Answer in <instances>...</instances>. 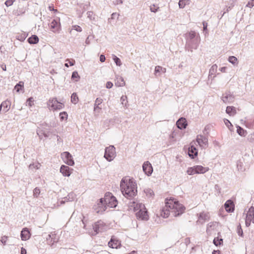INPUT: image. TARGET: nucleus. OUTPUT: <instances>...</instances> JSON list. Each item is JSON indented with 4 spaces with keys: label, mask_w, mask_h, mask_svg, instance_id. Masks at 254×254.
<instances>
[{
    "label": "nucleus",
    "mask_w": 254,
    "mask_h": 254,
    "mask_svg": "<svg viewBox=\"0 0 254 254\" xmlns=\"http://www.w3.org/2000/svg\"><path fill=\"white\" fill-rule=\"evenodd\" d=\"M120 187L123 194L127 198L131 199L137 194V185L132 178H123Z\"/></svg>",
    "instance_id": "nucleus-2"
},
{
    "label": "nucleus",
    "mask_w": 254,
    "mask_h": 254,
    "mask_svg": "<svg viewBox=\"0 0 254 254\" xmlns=\"http://www.w3.org/2000/svg\"><path fill=\"white\" fill-rule=\"evenodd\" d=\"M21 254H26V251L23 248H21Z\"/></svg>",
    "instance_id": "nucleus-64"
},
{
    "label": "nucleus",
    "mask_w": 254,
    "mask_h": 254,
    "mask_svg": "<svg viewBox=\"0 0 254 254\" xmlns=\"http://www.w3.org/2000/svg\"><path fill=\"white\" fill-rule=\"evenodd\" d=\"M200 42V37L194 31H190L186 34V48L188 50L192 51L193 49H196Z\"/></svg>",
    "instance_id": "nucleus-3"
},
{
    "label": "nucleus",
    "mask_w": 254,
    "mask_h": 254,
    "mask_svg": "<svg viewBox=\"0 0 254 254\" xmlns=\"http://www.w3.org/2000/svg\"><path fill=\"white\" fill-rule=\"evenodd\" d=\"M121 245V242L114 236L112 237L108 243L109 247L113 249H118Z\"/></svg>",
    "instance_id": "nucleus-13"
},
{
    "label": "nucleus",
    "mask_w": 254,
    "mask_h": 254,
    "mask_svg": "<svg viewBox=\"0 0 254 254\" xmlns=\"http://www.w3.org/2000/svg\"><path fill=\"white\" fill-rule=\"evenodd\" d=\"M221 242H222V239H219L218 238H215L213 240V243L216 246L220 245Z\"/></svg>",
    "instance_id": "nucleus-44"
},
{
    "label": "nucleus",
    "mask_w": 254,
    "mask_h": 254,
    "mask_svg": "<svg viewBox=\"0 0 254 254\" xmlns=\"http://www.w3.org/2000/svg\"><path fill=\"white\" fill-rule=\"evenodd\" d=\"M224 122H225V125L227 126V127L229 129H230V127H233L232 124L230 123V122L228 120L226 119L224 121Z\"/></svg>",
    "instance_id": "nucleus-53"
},
{
    "label": "nucleus",
    "mask_w": 254,
    "mask_h": 254,
    "mask_svg": "<svg viewBox=\"0 0 254 254\" xmlns=\"http://www.w3.org/2000/svg\"><path fill=\"white\" fill-rule=\"evenodd\" d=\"M40 193V190L39 188H36L33 190V195L35 197H38Z\"/></svg>",
    "instance_id": "nucleus-47"
},
{
    "label": "nucleus",
    "mask_w": 254,
    "mask_h": 254,
    "mask_svg": "<svg viewBox=\"0 0 254 254\" xmlns=\"http://www.w3.org/2000/svg\"><path fill=\"white\" fill-rule=\"evenodd\" d=\"M7 238V237L5 236L1 237V242L3 245H5Z\"/></svg>",
    "instance_id": "nucleus-58"
},
{
    "label": "nucleus",
    "mask_w": 254,
    "mask_h": 254,
    "mask_svg": "<svg viewBox=\"0 0 254 254\" xmlns=\"http://www.w3.org/2000/svg\"><path fill=\"white\" fill-rule=\"evenodd\" d=\"M121 101L123 105L127 106V97L126 96H122L121 98Z\"/></svg>",
    "instance_id": "nucleus-41"
},
{
    "label": "nucleus",
    "mask_w": 254,
    "mask_h": 254,
    "mask_svg": "<svg viewBox=\"0 0 254 254\" xmlns=\"http://www.w3.org/2000/svg\"><path fill=\"white\" fill-rule=\"evenodd\" d=\"M116 156L115 148L113 145H110L105 149L104 157L108 161H112Z\"/></svg>",
    "instance_id": "nucleus-6"
},
{
    "label": "nucleus",
    "mask_w": 254,
    "mask_h": 254,
    "mask_svg": "<svg viewBox=\"0 0 254 254\" xmlns=\"http://www.w3.org/2000/svg\"><path fill=\"white\" fill-rule=\"evenodd\" d=\"M27 41L30 44H35L38 42L39 38L37 35H33L27 39Z\"/></svg>",
    "instance_id": "nucleus-27"
},
{
    "label": "nucleus",
    "mask_w": 254,
    "mask_h": 254,
    "mask_svg": "<svg viewBox=\"0 0 254 254\" xmlns=\"http://www.w3.org/2000/svg\"><path fill=\"white\" fill-rule=\"evenodd\" d=\"M195 166L194 167H190V168H189L188 170H187V173L189 175H192L196 174V172H195Z\"/></svg>",
    "instance_id": "nucleus-36"
},
{
    "label": "nucleus",
    "mask_w": 254,
    "mask_h": 254,
    "mask_svg": "<svg viewBox=\"0 0 254 254\" xmlns=\"http://www.w3.org/2000/svg\"><path fill=\"white\" fill-rule=\"evenodd\" d=\"M160 71L165 72L166 68H163L162 66L159 65L156 66L155 68V73L156 74L157 73L160 72Z\"/></svg>",
    "instance_id": "nucleus-35"
},
{
    "label": "nucleus",
    "mask_w": 254,
    "mask_h": 254,
    "mask_svg": "<svg viewBox=\"0 0 254 254\" xmlns=\"http://www.w3.org/2000/svg\"><path fill=\"white\" fill-rule=\"evenodd\" d=\"M93 229L94 232L91 233V235L93 236L105 231L106 229V226L105 223L100 220L94 224L93 225Z\"/></svg>",
    "instance_id": "nucleus-7"
},
{
    "label": "nucleus",
    "mask_w": 254,
    "mask_h": 254,
    "mask_svg": "<svg viewBox=\"0 0 254 254\" xmlns=\"http://www.w3.org/2000/svg\"><path fill=\"white\" fill-rule=\"evenodd\" d=\"M21 238L22 240L26 241L30 237V233L27 228H24L21 232Z\"/></svg>",
    "instance_id": "nucleus-19"
},
{
    "label": "nucleus",
    "mask_w": 254,
    "mask_h": 254,
    "mask_svg": "<svg viewBox=\"0 0 254 254\" xmlns=\"http://www.w3.org/2000/svg\"><path fill=\"white\" fill-rule=\"evenodd\" d=\"M105 202L107 205V207L110 208H115L117 205V200L116 198L111 193L108 192L106 193L105 196Z\"/></svg>",
    "instance_id": "nucleus-5"
},
{
    "label": "nucleus",
    "mask_w": 254,
    "mask_h": 254,
    "mask_svg": "<svg viewBox=\"0 0 254 254\" xmlns=\"http://www.w3.org/2000/svg\"><path fill=\"white\" fill-rule=\"evenodd\" d=\"M209 218V216L208 213L204 212L200 213L199 215L197 223L198 224H202L205 222V221L208 220Z\"/></svg>",
    "instance_id": "nucleus-17"
},
{
    "label": "nucleus",
    "mask_w": 254,
    "mask_h": 254,
    "mask_svg": "<svg viewBox=\"0 0 254 254\" xmlns=\"http://www.w3.org/2000/svg\"><path fill=\"white\" fill-rule=\"evenodd\" d=\"M224 206L226 211L229 213L232 212L234 211V204L230 199L228 200L225 202Z\"/></svg>",
    "instance_id": "nucleus-18"
},
{
    "label": "nucleus",
    "mask_w": 254,
    "mask_h": 254,
    "mask_svg": "<svg viewBox=\"0 0 254 254\" xmlns=\"http://www.w3.org/2000/svg\"><path fill=\"white\" fill-rule=\"evenodd\" d=\"M60 118L61 120H64L65 119H67V114L66 112H63L60 114Z\"/></svg>",
    "instance_id": "nucleus-46"
},
{
    "label": "nucleus",
    "mask_w": 254,
    "mask_h": 254,
    "mask_svg": "<svg viewBox=\"0 0 254 254\" xmlns=\"http://www.w3.org/2000/svg\"><path fill=\"white\" fill-rule=\"evenodd\" d=\"M237 233H238V235H239L240 236H241V237L243 236V230L241 228V226L240 224H239L237 226Z\"/></svg>",
    "instance_id": "nucleus-45"
},
{
    "label": "nucleus",
    "mask_w": 254,
    "mask_h": 254,
    "mask_svg": "<svg viewBox=\"0 0 254 254\" xmlns=\"http://www.w3.org/2000/svg\"><path fill=\"white\" fill-rule=\"evenodd\" d=\"M177 127L180 129H183L187 127L188 125L187 120L184 118H180L177 122Z\"/></svg>",
    "instance_id": "nucleus-16"
},
{
    "label": "nucleus",
    "mask_w": 254,
    "mask_h": 254,
    "mask_svg": "<svg viewBox=\"0 0 254 254\" xmlns=\"http://www.w3.org/2000/svg\"><path fill=\"white\" fill-rule=\"evenodd\" d=\"M10 102L7 100L4 101L1 103V105L3 108L2 112L3 113H6L9 110L10 108Z\"/></svg>",
    "instance_id": "nucleus-26"
},
{
    "label": "nucleus",
    "mask_w": 254,
    "mask_h": 254,
    "mask_svg": "<svg viewBox=\"0 0 254 254\" xmlns=\"http://www.w3.org/2000/svg\"><path fill=\"white\" fill-rule=\"evenodd\" d=\"M135 211L136 212V215L138 219L142 220H147L148 219V215L147 214V211L145 207L144 204L142 203H136L135 202H133L132 205Z\"/></svg>",
    "instance_id": "nucleus-4"
},
{
    "label": "nucleus",
    "mask_w": 254,
    "mask_h": 254,
    "mask_svg": "<svg viewBox=\"0 0 254 254\" xmlns=\"http://www.w3.org/2000/svg\"><path fill=\"white\" fill-rule=\"evenodd\" d=\"M195 168L196 174H203L208 171V168L200 165L195 166Z\"/></svg>",
    "instance_id": "nucleus-25"
},
{
    "label": "nucleus",
    "mask_w": 254,
    "mask_h": 254,
    "mask_svg": "<svg viewBox=\"0 0 254 254\" xmlns=\"http://www.w3.org/2000/svg\"><path fill=\"white\" fill-rule=\"evenodd\" d=\"M226 112L230 116L234 115L236 113V109L233 106H228L226 108Z\"/></svg>",
    "instance_id": "nucleus-29"
},
{
    "label": "nucleus",
    "mask_w": 254,
    "mask_h": 254,
    "mask_svg": "<svg viewBox=\"0 0 254 254\" xmlns=\"http://www.w3.org/2000/svg\"><path fill=\"white\" fill-rule=\"evenodd\" d=\"M237 129V133L241 136H245L246 133V131L241 127L238 126Z\"/></svg>",
    "instance_id": "nucleus-34"
},
{
    "label": "nucleus",
    "mask_w": 254,
    "mask_h": 254,
    "mask_svg": "<svg viewBox=\"0 0 254 254\" xmlns=\"http://www.w3.org/2000/svg\"><path fill=\"white\" fill-rule=\"evenodd\" d=\"M15 0H7L5 1L4 4L7 7L10 6L12 5Z\"/></svg>",
    "instance_id": "nucleus-48"
},
{
    "label": "nucleus",
    "mask_w": 254,
    "mask_h": 254,
    "mask_svg": "<svg viewBox=\"0 0 254 254\" xmlns=\"http://www.w3.org/2000/svg\"><path fill=\"white\" fill-rule=\"evenodd\" d=\"M60 19L57 17L52 20L50 23V27L54 33H59L61 30Z\"/></svg>",
    "instance_id": "nucleus-9"
},
{
    "label": "nucleus",
    "mask_w": 254,
    "mask_h": 254,
    "mask_svg": "<svg viewBox=\"0 0 254 254\" xmlns=\"http://www.w3.org/2000/svg\"><path fill=\"white\" fill-rule=\"evenodd\" d=\"M113 60L117 65L121 66L122 65V62L121 60L116 56L114 55Z\"/></svg>",
    "instance_id": "nucleus-39"
},
{
    "label": "nucleus",
    "mask_w": 254,
    "mask_h": 254,
    "mask_svg": "<svg viewBox=\"0 0 254 254\" xmlns=\"http://www.w3.org/2000/svg\"><path fill=\"white\" fill-rule=\"evenodd\" d=\"M215 224L213 222H210L207 224V232L210 230V228H211Z\"/></svg>",
    "instance_id": "nucleus-59"
},
{
    "label": "nucleus",
    "mask_w": 254,
    "mask_h": 254,
    "mask_svg": "<svg viewBox=\"0 0 254 254\" xmlns=\"http://www.w3.org/2000/svg\"><path fill=\"white\" fill-rule=\"evenodd\" d=\"M188 154L190 158H194L197 155V150L193 145H191L189 148Z\"/></svg>",
    "instance_id": "nucleus-22"
},
{
    "label": "nucleus",
    "mask_w": 254,
    "mask_h": 254,
    "mask_svg": "<svg viewBox=\"0 0 254 254\" xmlns=\"http://www.w3.org/2000/svg\"><path fill=\"white\" fill-rule=\"evenodd\" d=\"M71 78L72 79H76L75 81H78L79 79L80 78V77L78 74V72L76 71H73L71 75Z\"/></svg>",
    "instance_id": "nucleus-43"
},
{
    "label": "nucleus",
    "mask_w": 254,
    "mask_h": 254,
    "mask_svg": "<svg viewBox=\"0 0 254 254\" xmlns=\"http://www.w3.org/2000/svg\"><path fill=\"white\" fill-rule=\"evenodd\" d=\"M39 164H37V165H35L34 164H30L29 166V168L31 169H33V168L34 169H39Z\"/></svg>",
    "instance_id": "nucleus-55"
},
{
    "label": "nucleus",
    "mask_w": 254,
    "mask_h": 254,
    "mask_svg": "<svg viewBox=\"0 0 254 254\" xmlns=\"http://www.w3.org/2000/svg\"><path fill=\"white\" fill-rule=\"evenodd\" d=\"M142 169L143 172L147 176L151 175L153 172L152 165L148 161H146L143 163L142 165Z\"/></svg>",
    "instance_id": "nucleus-14"
},
{
    "label": "nucleus",
    "mask_w": 254,
    "mask_h": 254,
    "mask_svg": "<svg viewBox=\"0 0 254 254\" xmlns=\"http://www.w3.org/2000/svg\"><path fill=\"white\" fill-rule=\"evenodd\" d=\"M217 65L216 64H213L209 69V76L214 74L217 71Z\"/></svg>",
    "instance_id": "nucleus-33"
},
{
    "label": "nucleus",
    "mask_w": 254,
    "mask_h": 254,
    "mask_svg": "<svg viewBox=\"0 0 254 254\" xmlns=\"http://www.w3.org/2000/svg\"><path fill=\"white\" fill-rule=\"evenodd\" d=\"M251 208L249 209L248 213L246 214L245 224L247 227H249L251 225V223L252 222V215Z\"/></svg>",
    "instance_id": "nucleus-23"
},
{
    "label": "nucleus",
    "mask_w": 254,
    "mask_h": 254,
    "mask_svg": "<svg viewBox=\"0 0 254 254\" xmlns=\"http://www.w3.org/2000/svg\"><path fill=\"white\" fill-rule=\"evenodd\" d=\"M51 239L52 241V246L55 243H57L59 241V238L57 237L55 234L51 233L47 235L46 239Z\"/></svg>",
    "instance_id": "nucleus-24"
},
{
    "label": "nucleus",
    "mask_w": 254,
    "mask_h": 254,
    "mask_svg": "<svg viewBox=\"0 0 254 254\" xmlns=\"http://www.w3.org/2000/svg\"><path fill=\"white\" fill-rule=\"evenodd\" d=\"M251 210V215H252V222L254 223V207L253 206H252L250 207Z\"/></svg>",
    "instance_id": "nucleus-54"
},
{
    "label": "nucleus",
    "mask_w": 254,
    "mask_h": 254,
    "mask_svg": "<svg viewBox=\"0 0 254 254\" xmlns=\"http://www.w3.org/2000/svg\"><path fill=\"white\" fill-rule=\"evenodd\" d=\"M62 158L64 162L69 166H73L74 164V161L70 153L65 151L61 154Z\"/></svg>",
    "instance_id": "nucleus-8"
},
{
    "label": "nucleus",
    "mask_w": 254,
    "mask_h": 254,
    "mask_svg": "<svg viewBox=\"0 0 254 254\" xmlns=\"http://www.w3.org/2000/svg\"><path fill=\"white\" fill-rule=\"evenodd\" d=\"M34 100L33 99V98L31 97L27 99V102L29 105V107H31L33 105Z\"/></svg>",
    "instance_id": "nucleus-52"
},
{
    "label": "nucleus",
    "mask_w": 254,
    "mask_h": 254,
    "mask_svg": "<svg viewBox=\"0 0 254 254\" xmlns=\"http://www.w3.org/2000/svg\"><path fill=\"white\" fill-rule=\"evenodd\" d=\"M158 9H159V7H157V8H156L154 4L151 5L150 6V10L152 12H156Z\"/></svg>",
    "instance_id": "nucleus-50"
},
{
    "label": "nucleus",
    "mask_w": 254,
    "mask_h": 254,
    "mask_svg": "<svg viewBox=\"0 0 254 254\" xmlns=\"http://www.w3.org/2000/svg\"><path fill=\"white\" fill-rule=\"evenodd\" d=\"M222 100L225 103H230L234 101V96L230 92H226L222 95Z\"/></svg>",
    "instance_id": "nucleus-15"
},
{
    "label": "nucleus",
    "mask_w": 254,
    "mask_h": 254,
    "mask_svg": "<svg viewBox=\"0 0 254 254\" xmlns=\"http://www.w3.org/2000/svg\"><path fill=\"white\" fill-rule=\"evenodd\" d=\"M23 87V84H21V82L17 83L14 87V89L16 91V92H19L20 90H21Z\"/></svg>",
    "instance_id": "nucleus-42"
},
{
    "label": "nucleus",
    "mask_w": 254,
    "mask_h": 254,
    "mask_svg": "<svg viewBox=\"0 0 254 254\" xmlns=\"http://www.w3.org/2000/svg\"><path fill=\"white\" fill-rule=\"evenodd\" d=\"M117 79L118 80L115 83L116 86L118 87H122L125 85V81L123 77H119V78L117 77Z\"/></svg>",
    "instance_id": "nucleus-30"
},
{
    "label": "nucleus",
    "mask_w": 254,
    "mask_h": 254,
    "mask_svg": "<svg viewBox=\"0 0 254 254\" xmlns=\"http://www.w3.org/2000/svg\"><path fill=\"white\" fill-rule=\"evenodd\" d=\"M203 30L204 31H207V23L206 22H203Z\"/></svg>",
    "instance_id": "nucleus-62"
},
{
    "label": "nucleus",
    "mask_w": 254,
    "mask_h": 254,
    "mask_svg": "<svg viewBox=\"0 0 254 254\" xmlns=\"http://www.w3.org/2000/svg\"><path fill=\"white\" fill-rule=\"evenodd\" d=\"M73 29L76 30L77 32H81V31H82L81 27L80 26H78V25H75L72 26V30H73Z\"/></svg>",
    "instance_id": "nucleus-49"
},
{
    "label": "nucleus",
    "mask_w": 254,
    "mask_h": 254,
    "mask_svg": "<svg viewBox=\"0 0 254 254\" xmlns=\"http://www.w3.org/2000/svg\"><path fill=\"white\" fill-rule=\"evenodd\" d=\"M60 172L64 176L69 177L71 174L69 167L63 165L60 168Z\"/></svg>",
    "instance_id": "nucleus-20"
},
{
    "label": "nucleus",
    "mask_w": 254,
    "mask_h": 254,
    "mask_svg": "<svg viewBox=\"0 0 254 254\" xmlns=\"http://www.w3.org/2000/svg\"><path fill=\"white\" fill-rule=\"evenodd\" d=\"M254 5V0H251V1H249L248 4H247V7H252Z\"/></svg>",
    "instance_id": "nucleus-57"
},
{
    "label": "nucleus",
    "mask_w": 254,
    "mask_h": 254,
    "mask_svg": "<svg viewBox=\"0 0 254 254\" xmlns=\"http://www.w3.org/2000/svg\"><path fill=\"white\" fill-rule=\"evenodd\" d=\"M64 107V105L62 103L60 102H58L57 105H56V107H55V110H59L62 109Z\"/></svg>",
    "instance_id": "nucleus-51"
},
{
    "label": "nucleus",
    "mask_w": 254,
    "mask_h": 254,
    "mask_svg": "<svg viewBox=\"0 0 254 254\" xmlns=\"http://www.w3.org/2000/svg\"><path fill=\"white\" fill-rule=\"evenodd\" d=\"M196 142L202 148H206L208 146V139L205 136L198 135L196 139Z\"/></svg>",
    "instance_id": "nucleus-10"
},
{
    "label": "nucleus",
    "mask_w": 254,
    "mask_h": 254,
    "mask_svg": "<svg viewBox=\"0 0 254 254\" xmlns=\"http://www.w3.org/2000/svg\"><path fill=\"white\" fill-rule=\"evenodd\" d=\"M106 60L105 57L103 55H101L100 56V61L101 62H105Z\"/></svg>",
    "instance_id": "nucleus-61"
},
{
    "label": "nucleus",
    "mask_w": 254,
    "mask_h": 254,
    "mask_svg": "<svg viewBox=\"0 0 254 254\" xmlns=\"http://www.w3.org/2000/svg\"><path fill=\"white\" fill-rule=\"evenodd\" d=\"M45 127H46V125ZM48 133L49 131L47 130V129L44 125H42L41 127H39L37 129V134L40 139H42L43 136L48 137L49 136Z\"/></svg>",
    "instance_id": "nucleus-12"
},
{
    "label": "nucleus",
    "mask_w": 254,
    "mask_h": 254,
    "mask_svg": "<svg viewBox=\"0 0 254 254\" xmlns=\"http://www.w3.org/2000/svg\"><path fill=\"white\" fill-rule=\"evenodd\" d=\"M228 61L231 64H235L237 62V59L234 56H230L229 57Z\"/></svg>",
    "instance_id": "nucleus-40"
},
{
    "label": "nucleus",
    "mask_w": 254,
    "mask_h": 254,
    "mask_svg": "<svg viewBox=\"0 0 254 254\" xmlns=\"http://www.w3.org/2000/svg\"><path fill=\"white\" fill-rule=\"evenodd\" d=\"M28 34L25 32L19 34L16 36V39L20 41H23L27 37Z\"/></svg>",
    "instance_id": "nucleus-31"
},
{
    "label": "nucleus",
    "mask_w": 254,
    "mask_h": 254,
    "mask_svg": "<svg viewBox=\"0 0 254 254\" xmlns=\"http://www.w3.org/2000/svg\"><path fill=\"white\" fill-rule=\"evenodd\" d=\"M59 101L56 98H51L48 102V106L50 110H55V107Z\"/></svg>",
    "instance_id": "nucleus-21"
},
{
    "label": "nucleus",
    "mask_w": 254,
    "mask_h": 254,
    "mask_svg": "<svg viewBox=\"0 0 254 254\" xmlns=\"http://www.w3.org/2000/svg\"><path fill=\"white\" fill-rule=\"evenodd\" d=\"M146 191H147L146 193H147V195L149 193L150 196H152V195L153 192V191L151 190H147Z\"/></svg>",
    "instance_id": "nucleus-63"
},
{
    "label": "nucleus",
    "mask_w": 254,
    "mask_h": 254,
    "mask_svg": "<svg viewBox=\"0 0 254 254\" xmlns=\"http://www.w3.org/2000/svg\"><path fill=\"white\" fill-rule=\"evenodd\" d=\"M78 101V96L75 93H73L72 94L71 96V102L75 104H76Z\"/></svg>",
    "instance_id": "nucleus-32"
},
{
    "label": "nucleus",
    "mask_w": 254,
    "mask_h": 254,
    "mask_svg": "<svg viewBox=\"0 0 254 254\" xmlns=\"http://www.w3.org/2000/svg\"><path fill=\"white\" fill-rule=\"evenodd\" d=\"M185 210V206L180 204L174 198H166L165 199V206L162 208L161 215L164 218L169 216L171 212L174 216H178L184 213Z\"/></svg>",
    "instance_id": "nucleus-1"
},
{
    "label": "nucleus",
    "mask_w": 254,
    "mask_h": 254,
    "mask_svg": "<svg viewBox=\"0 0 254 254\" xmlns=\"http://www.w3.org/2000/svg\"><path fill=\"white\" fill-rule=\"evenodd\" d=\"M189 0H180L179 2V7L181 8H184L186 4H189Z\"/></svg>",
    "instance_id": "nucleus-37"
},
{
    "label": "nucleus",
    "mask_w": 254,
    "mask_h": 254,
    "mask_svg": "<svg viewBox=\"0 0 254 254\" xmlns=\"http://www.w3.org/2000/svg\"><path fill=\"white\" fill-rule=\"evenodd\" d=\"M103 100L101 98H97L96 99L95 103L94 106V110L95 112H99L98 110H101V108L99 107V105L102 103Z\"/></svg>",
    "instance_id": "nucleus-28"
},
{
    "label": "nucleus",
    "mask_w": 254,
    "mask_h": 254,
    "mask_svg": "<svg viewBox=\"0 0 254 254\" xmlns=\"http://www.w3.org/2000/svg\"><path fill=\"white\" fill-rule=\"evenodd\" d=\"M66 62H67V63H66L65 64H64V65L66 67H68L69 66V65L70 66H72L74 64H75V61L73 59H71V60H70V59H67L66 60Z\"/></svg>",
    "instance_id": "nucleus-38"
},
{
    "label": "nucleus",
    "mask_w": 254,
    "mask_h": 254,
    "mask_svg": "<svg viewBox=\"0 0 254 254\" xmlns=\"http://www.w3.org/2000/svg\"><path fill=\"white\" fill-rule=\"evenodd\" d=\"M113 84L110 81H108L106 83V87L107 88H108V89L111 88L113 87Z\"/></svg>",
    "instance_id": "nucleus-56"
},
{
    "label": "nucleus",
    "mask_w": 254,
    "mask_h": 254,
    "mask_svg": "<svg viewBox=\"0 0 254 254\" xmlns=\"http://www.w3.org/2000/svg\"><path fill=\"white\" fill-rule=\"evenodd\" d=\"M87 17L90 19H92L93 16V12L92 11H88L87 12Z\"/></svg>",
    "instance_id": "nucleus-60"
},
{
    "label": "nucleus",
    "mask_w": 254,
    "mask_h": 254,
    "mask_svg": "<svg viewBox=\"0 0 254 254\" xmlns=\"http://www.w3.org/2000/svg\"><path fill=\"white\" fill-rule=\"evenodd\" d=\"M107 207V205L105 202L104 198H100L99 201L97 203V208H95L97 213H102L105 211Z\"/></svg>",
    "instance_id": "nucleus-11"
}]
</instances>
